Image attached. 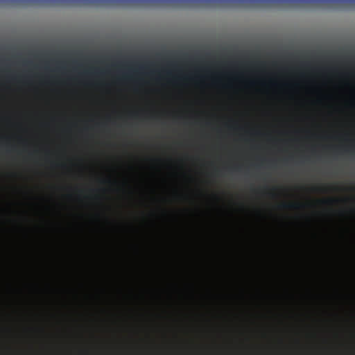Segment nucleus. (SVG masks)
<instances>
[{
    "label": "nucleus",
    "mask_w": 355,
    "mask_h": 355,
    "mask_svg": "<svg viewBox=\"0 0 355 355\" xmlns=\"http://www.w3.org/2000/svg\"><path fill=\"white\" fill-rule=\"evenodd\" d=\"M302 205L298 202H283L279 205L282 209H300L302 207Z\"/></svg>",
    "instance_id": "f257e3e1"
},
{
    "label": "nucleus",
    "mask_w": 355,
    "mask_h": 355,
    "mask_svg": "<svg viewBox=\"0 0 355 355\" xmlns=\"http://www.w3.org/2000/svg\"><path fill=\"white\" fill-rule=\"evenodd\" d=\"M335 201H336L335 199H328V200H323L322 202H325V203H332L333 202H335Z\"/></svg>",
    "instance_id": "f03ea898"
}]
</instances>
